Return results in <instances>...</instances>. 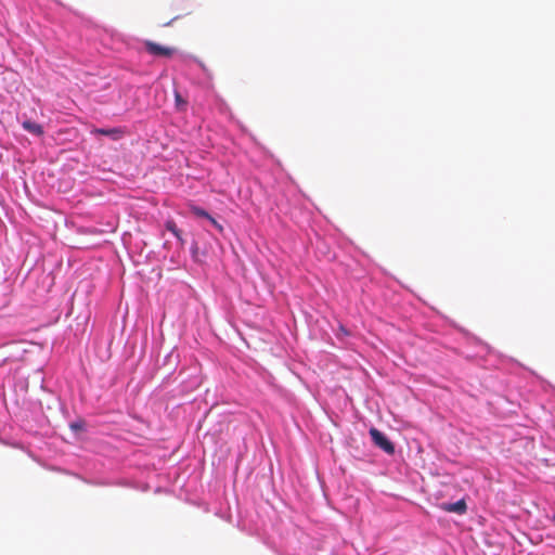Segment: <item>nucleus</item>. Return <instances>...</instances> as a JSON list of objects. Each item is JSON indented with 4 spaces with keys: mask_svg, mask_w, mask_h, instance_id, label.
<instances>
[{
    "mask_svg": "<svg viewBox=\"0 0 555 555\" xmlns=\"http://www.w3.org/2000/svg\"><path fill=\"white\" fill-rule=\"evenodd\" d=\"M370 436L376 447L382 449L387 454L391 455L395 453L393 443L377 428L372 427L370 429Z\"/></svg>",
    "mask_w": 555,
    "mask_h": 555,
    "instance_id": "1",
    "label": "nucleus"
},
{
    "mask_svg": "<svg viewBox=\"0 0 555 555\" xmlns=\"http://www.w3.org/2000/svg\"><path fill=\"white\" fill-rule=\"evenodd\" d=\"M144 47L154 56L171 57L176 52L175 48L165 47L151 40L144 41Z\"/></svg>",
    "mask_w": 555,
    "mask_h": 555,
    "instance_id": "2",
    "label": "nucleus"
},
{
    "mask_svg": "<svg viewBox=\"0 0 555 555\" xmlns=\"http://www.w3.org/2000/svg\"><path fill=\"white\" fill-rule=\"evenodd\" d=\"M441 509L448 513H455L459 515L465 514L467 511V505L465 500H459L455 503H442L440 505Z\"/></svg>",
    "mask_w": 555,
    "mask_h": 555,
    "instance_id": "3",
    "label": "nucleus"
},
{
    "mask_svg": "<svg viewBox=\"0 0 555 555\" xmlns=\"http://www.w3.org/2000/svg\"><path fill=\"white\" fill-rule=\"evenodd\" d=\"M92 133L106 135V137L112 138L113 140H119L124 135V131L119 128H112V129L96 128L92 131Z\"/></svg>",
    "mask_w": 555,
    "mask_h": 555,
    "instance_id": "4",
    "label": "nucleus"
},
{
    "mask_svg": "<svg viewBox=\"0 0 555 555\" xmlns=\"http://www.w3.org/2000/svg\"><path fill=\"white\" fill-rule=\"evenodd\" d=\"M22 126H23V128H24L26 131H28V132H30V133H33V134H35V135L40 137V135H42V134H43V128H42V126H41V125H39V124H37V122H35V121H31V120H25V121L22 124Z\"/></svg>",
    "mask_w": 555,
    "mask_h": 555,
    "instance_id": "5",
    "label": "nucleus"
},
{
    "mask_svg": "<svg viewBox=\"0 0 555 555\" xmlns=\"http://www.w3.org/2000/svg\"><path fill=\"white\" fill-rule=\"evenodd\" d=\"M165 227L169 232H171L178 238V241L182 245L184 244V240L182 237V232L180 229H178V227L173 220H167L165 223Z\"/></svg>",
    "mask_w": 555,
    "mask_h": 555,
    "instance_id": "6",
    "label": "nucleus"
},
{
    "mask_svg": "<svg viewBox=\"0 0 555 555\" xmlns=\"http://www.w3.org/2000/svg\"><path fill=\"white\" fill-rule=\"evenodd\" d=\"M191 211L193 215H195L197 217L206 218V219L210 218V215L205 209H203L201 207L192 206Z\"/></svg>",
    "mask_w": 555,
    "mask_h": 555,
    "instance_id": "7",
    "label": "nucleus"
},
{
    "mask_svg": "<svg viewBox=\"0 0 555 555\" xmlns=\"http://www.w3.org/2000/svg\"><path fill=\"white\" fill-rule=\"evenodd\" d=\"M175 100H176V104H177V107L179 109H184L185 106H186V101H184L181 96V94L179 92H176L175 94Z\"/></svg>",
    "mask_w": 555,
    "mask_h": 555,
    "instance_id": "8",
    "label": "nucleus"
},
{
    "mask_svg": "<svg viewBox=\"0 0 555 555\" xmlns=\"http://www.w3.org/2000/svg\"><path fill=\"white\" fill-rule=\"evenodd\" d=\"M208 220L210 221V223L216 228L218 229L220 232L223 230L222 225L215 219L210 216V218H208Z\"/></svg>",
    "mask_w": 555,
    "mask_h": 555,
    "instance_id": "9",
    "label": "nucleus"
},
{
    "mask_svg": "<svg viewBox=\"0 0 555 555\" xmlns=\"http://www.w3.org/2000/svg\"><path fill=\"white\" fill-rule=\"evenodd\" d=\"M177 18H178V16H176V17H173L171 21H169V22L165 23V26H169V25H171V23H172L173 21H176Z\"/></svg>",
    "mask_w": 555,
    "mask_h": 555,
    "instance_id": "10",
    "label": "nucleus"
},
{
    "mask_svg": "<svg viewBox=\"0 0 555 555\" xmlns=\"http://www.w3.org/2000/svg\"><path fill=\"white\" fill-rule=\"evenodd\" d=\"M341 333L348 334L344 326H340Z\"/></svg>",
    "mask_w": 555,
    "mask_h": 555,
    "instance_id": "11",
    "label": "nucleus"
}]
</instances>
